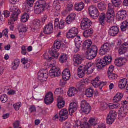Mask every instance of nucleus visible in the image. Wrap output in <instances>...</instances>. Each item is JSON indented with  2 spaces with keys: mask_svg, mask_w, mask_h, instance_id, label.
I'll return each mask as SVG.
<instances>
[{
  "mask_svg": "<svg viewBox=\"0 0 128 128\" xmlns=\"http://www.w3.org/2000/svg\"><path fill=\"white\" fill-rule=\"evenodd\" d=\"M126 61V59L125 58L119 57L115 59L114 63L116 65L120 66L123 65Z\"/></svg>",
  "mask_w": 128,
  "mask_h": 128,
  "instance_id": "18",
  "label": "nucleus"
},
{
  "mask_svg": "<svg viewBox=\"0 0 128 128\" xmlns=\"http://www.w3.org/2000/svg\"><path fill=\"white\" fill-rule=\"evenodd\" d=\"M123 96L122 94L120 92H118L116 93L113 98V101L114 103H118L120 102Z\"/></svg>",
  "mask_w": 128,
  "mask_h": 128,
  "instance_id": "16",
  "label": "nucleus"
},
{
  "mask_svg": "<svg viewBox=\"0 0 128 128\" xmlns=\"http://www.w3.org/2000/svg\"><path fill=\"white\" fill-rule=\"evenodd\" d=\"M28 13L25 12L22 16L21 18V20L23 22H25L28 20Z\"/></svg>",
  "mask_w": 128,
  "mask_h": 128,
  "instance_id": "40",
  "label": "nucleus"
},
{
  "mask_svg": "<svg viewBox=\"0 0 128 128\" xmlns=\"http://www.w3.org/2000/svg\"><path fill=\"white\" fill-rule=\"evenodd\" d=\"M49 6V4H46L45 1L44 0H39L36 3L35 5V7H39L43 8L44 10V8H47Z\"/></svg>",
  "mask_w": 128,
  "mask_h": 128,
  "instance_id": "10",
  "label": "nucleus"
},
{
  "mask_svg": "<svg viewBox=\"0 0 128 128\" xmlns=\"http://www.w3.org/2000/svg\"><path fill=\"white\" fill-rule=\"evenodd\" d=\"M54 100L52 93L49 92L46 95L44 99V102L46 104H49L52 103Z\"/></svg>",
  "mask_w": 128,
  "mask_h": 128,
  "instance_id": "11",
  "label": "nucleus"
},
{
  "mask_svg": "<svg viewBox=\"0 0 128 128\" xmlns=\"http://www.w3.org/2000/svg\"><path fill=\"white\" fill-rule=\"evenodd\" d=\"M8 98L6 94H3L1 96L0 100L2 102L5 103L7 101Z\"/></svg>",
  "mask_w": 128,
  "mask_h": 128,
  "instance_id": "49",
  "label": "nucleus"
},
{
  "mask_svg": "<svg viewBox=\"0 0 128 128\" xmlns=\"http://www.w3.org/2000/svg\"><path fill=\"white\" fill-rule=\"evenodd\" d=\"M114 67L112 65H110L108 68V73H112L114 70Z\"/></svg>",
  "mask_w": 128,
  "mask_h": 128,
  "instance_id": "61",
  "label": "nucleus"
},
{
  "mask_svg": "<svg viewBox=\"0 0 128 128\" xmlns=\"http://www.w3.org/2000/svg\"><path fill=\"white\" fill-rule=\"evenodd\" d=\"M97 128H106V126L104 123H100L98 124Z\"/></svg>",
  "mask_w": 128,
  "mask_h": 128,
  "instance_id": "64",
  "label": "nucleus"
},
{
  "mask_svg": "<svg viewBox=\"0 0 128 128\" xmlns=\"http://www.w3.org/2000/svg\"><path fill=\"white\" fill-rule=\"evenodd\" d=\"M78 92V90L76 88L71 87L70 88L68 92V95L69 96H74Z\"/></svg>",
  "mask_w": 128,
  "mask_h": 128,
  "instance_id": "26",
  "label": "nucleus"
},
{
  "mask_svg": "<svg viewBox=\"0 0 128 128\" xmlns=\"http://www.w3.org/2000/svg\"><path fill=\"white\" fill-rule=\"evenodd\" d=\"M10 11L12 13V14L10 19L8 20V23L9 24H12L15 20H17L18 15L20 12L18 8L14 6H11L10 8Z\"/></svg>",
  "mask_w": 128,
  "mask_h": 128,
  "instance_id": "3",
  "label": "nucleus"
},
{
  "mask_svg": "<svg viewBox=\"0 0 128 128\" xmlns=\"http://www.w3.org/2000/svg\"><path fill=\"white\" fill-rule=\"evenodd\" d=\"M94 65L91 62L88 63L85 66H80L78 69V75L80 78H82L85 73L88 74H92L94 69Z\"/></svg>",
  "mask_w": 128,
  "mask_h": 128,
  "instance_id": "1",
  "label": "nucleus"
},
{
  "mask_svg": "<svg viewBox=\"0 0 128 128\" xmlns=\"http://www.w3.org/2000/svg\"><path fill=\"white\" fill-rule=\"evenodd\" d=\"M8 29L6 28L2 32V34L3 35L8 38V35L7 34L8 33Z\"/></svg>",
  "mask_w": 128,
  "mask_h": 128,
  "instance_id": "59",
  "label": "nucleus"
},
{
  "mask_svg": "<svg viewBox=\"0 0 128 128\" xmlns=\"http://www.w3.org/2000/svg\"><path fill=\"white\" fill-rule=\"evenodd\" d=\"M112 58L110 56H106L104 58L100 60V62L97 63L96 66L97 68L102 69L106 64H110L112 61Z\"/></svg>",
  "mask_w": 128,
  "mask_h": 128,
  "instance_id": "4",
  "label": "nucleus"
},
{
  "mask_svg": "<svg viewBox=\"0 0 128 128\" xmlns=\"http://www.w3.org/2000/svg\"><path fill=\"white\" fill-rule=\"evenodd\" d=\"M53 29V25L52 23H50L44 27L43 32L46 34H50L52 32Z\"/></svg>",
  "mask_w": 128,
  "mask_h": 128,
  "instance_id": "13",
  "label": "nucleus"
},
{
  "mask_svg": "<svg viewBox=\"0 0 128 128\" xmlns=\"http://www.w3.org/2000/svg\"><path fill=\"white\" fill-rule=\"evenodd\" d=\"M21 103L19 102L14 104L13 106L16 110H18L19 109L20 107L21 106Z\"/></svg>",
  "mask_w": 128,
  "mask_h": 128,
  "instance_id": "50",
  "label": "nucleus"
},
{
  "mask_svg": "<svg viewBox=\"0 0 128 128\" xmlns=\"http://www.w3.org/2000/svg\"><path fill=\"white\" fill-rule=\"evenodd\" d=\"M128 26V22L127 21L125 20L120 25V28L122 30V31H125Z\"/></svg>",
  "mask_w": 128,
  "mask_h": 128,
  "instance_id": "38",
  "label": "nucleus"
},
{
  "mask_svg": "<svg viewBox=\"0 0 128 128\" xmlns=\"http://www.w3.org/2000/svg\"><path fill=\"white\" fill-rule=\"evenodd\" d=\"M84 6V3L81 2L78 4H76L75 5V8L77 10L80 11L83 9Z\"/></svg>",
  "mask_w": 128,
  "mask_h": 128,
  "instance_id": "35",
  "label": "nucleus"
},
{
  "mask_svg": "<svg viewBox=\"0 0 128 128\" xmlns=\"http://www.w3.org/2000/svg\"><path fill=\"white\" fill-rule=\"evenodd\" d=\"M54 73L53 70L51 68L49 72V75L51 78H54L55 77L58 76L57 75H56Z\"/></svg>",
  "mask_w": 128,
  "mask_h": 128,
  "instance_id": "53",
  "label": "nucleus"
},
{
  "mask_svg": "<svg viewBox=\"0 0 128 128\" xmlns=\"http://www.w3.org/2000/svg\"><path fill=\"white\" fill-rule=\"evenodd\" d=\"M74 20L68 16L66 18V22L67 24H69L73 22Z\"/></svg>",
  "mask_w": 128,
  "mask_h": 128,
  "instance_id": "54",
  "label": "nucleus"
},
{
  "mask_svg": "<svg viewBox=\"0 0 128 128\" xmlns=\"http://www.w3.org/2000/svg\"><path fill=\"white\" fill-rule=\"evenodd\" d=\"M98 49L96 46L95 45L92 46L88 49L87 51L88 53H92L96 54Z\"/></svg>",
  "mask_w": 128,
  "mask_h": 128,
  "instance_id": "27",
  "label": "nucleus"
},
{
  "mask_svg": "<svg viewBox=\"0 0 128 128\" xmlns=\"http://www.w3.org/2000/svg\"><path fill=\"white\" fill-rule=\"evenodd\" d=\"M120 104H107V106L110 109H112L114 108H117L120 107Z\"/></svg>",
  "mask_w": 128,
  "mask_h": 128,
  "instance_id": "45",
  "label": "nucleus"
},
{
  "mask_svg": "<svg viewBox=\"0 0 128 128\" xmlns=\"http://www.w3.org/2000/svg\"><path fill=\"white\" fill-rule=\"evenodd\" d=\"M126 12L124 10L119 11L116 15V18L119 20H123L126 17Z\"/></svg>",
  "mask_w": 128,
  "mask_h": 128,
  "instance_id": "17",
  "label": "nucleus"
},
{
  "mask_svg": "<svg viewBox=\"0 0 128 128\" xmlns=\"http://www.w3.org/2000/svg\"><path fill=\"white\" fill-rule=\"evenodd\" d=\"M114 46L113 43L110 44L108 42L104 43L101 46L99 50L100 53L101 54H104L106 52H108L111 47Z\"/></svg>",
  "mask_w": 128,
  "mask_h": 128,
  "instance_id": "5",
  "label": "nucleus"
},
{
  "mask_svg": "<svg viewBox=\"0 0 128 128\" xmlns=\"http://www.w3.org/2000/svg\"><path fill=\"white\" fill-rule=\"evenodd\" d=\"M93 31L92 29H88L84 31L83 33L84 36L85 37L90 36L93 33Z\"/></svg>",
  "mask_w": 128,
  "mask_h": 128,
  "instance_id": "34",
  "label": "nucleus"
},
{
  "mask_svg": "<svg viewBox=\"0 0 128 128\" xmlns=\"http://www.w3.org/2000/svg\"><path fill=\"white\" fill-rule=\"evenodd\" d=\"M68 112L66 109H63L61 110L59 113V116L60 118L59 119L60 121H62L63 120H65L68 118Z\"/></svg>",
  "mask_w": 128,
  "mask_h": 128,
  "instance_id": "9",
  "label": "nucleus"
},
{
  "mask_svg": "<svg viewBox=\"0 0 128 128\" xmlns=\"http://www.w3.org/2000/svg\"><path fill=\"white\" fill-rule=\"evenodd\" d=\"M29 110L31 112H35L36 111V108L34 106H30Z\"/></svg>",
  "mask_w": 128,
  "mask_h": 128,
  "instance_id": "60",
  "label": "nucleus"
},
{
  "mask_svg": "<svg viewBox=\"0 0 128 128\" xmlns=\"http://www.w3.org/2000/svg\"><path fill=\"white\" fill-rule=\"evenodd\" d=\"M22 27L20 30V32L24 33L26 31L27 28L24 25H22Z\"/></svg>",
  "mask_w": 128,
  "mask_h": 128,
  "instance_id": "55",
  "label": "nucleus"
},
{
  "mask_svg": "<svg viewBox=\"0 0 128 128\" xmlns=\"http://www.w3.org/2000/svg\"><path fill=\"white\" fill-rule=\"evenodd\" d=\"M92 42L90 40H86L83 43V46L85 48L88 49L90 47Z\"/></svg>",
  "mask_w": 128,
  "mask_h": 128,
  "instance_id": "36",
  "label": "nucleus"
},
{
  "mask_svg": "<svg viewBox=\"0 0 128 128\" xmlns=\"http://www.w3.org/2000/svg\"><path fill=\"white\" fill-rule=\"evenodd\" d=\"M126 109L125 107H121L119 109V111L118 112H121V114H126Z\"/></svg>",
  "mask_w": 128,
  "mask_h": 128,
  "instance_id": "56",
  "label": "nucleus"
},
{
  "mask_svg": "<svg viewBox=\"0 0 128 128\" xmlns=\"http://www.w3.org/2000/svg\"><path fill=\"white\" fill-rule=\"evenodd\" d=\"M112 4H108V9L106 12V15L108 19L111 20H114V16L113 8L114 6L118 7L121 3V0H112Z\"/></svg>",
  "mask_w": 128,
  "mask_h": 128,
  "instance_id": "2",
  "label": "nucleus"
},
{
  "mask_svg": "<svg viewBox=\"0 0 128 128\" xmlns=\"http://www.w3.org/2000/svg\"><path fill=\"white\" fill-rule=\"evenodd\" d=\"M64 20H61L60 21L59 24L57 26L59 29H61L63 28L64 27Z\"/></svg>",
  "mask_w": 128,
  "mask_h": 128,
  "instance_id": "52",
  "label": "nucleus"
},
{
  "mask_svg": "<svg viewBox=\"0 0 128 128\" xmlns=\"http://www.w3.org/2000/svg\"><path fill=\"white\" fill-rule=\"evenodd\" d=\"M78 29L75 28H72L69 30L66 34L67 38H70L76 36L78 33Z\"/></svg>",
  "mask_w": 128,
  "mask_h": 128,
  "instance_id": "12",
  "label": "nucleus"
},
{
  "mask_svg": "<svg viewBox=\"0 0 128 128\" xmlns=\"http://www.w3.org/2000/svg\"><path fill=\"white\" fill-rule=\"evenodd\" d=\"M80 106L81 109H83L84 110V107H86V110H88L89 106H90V105L88 103L86 100H82L81 102Z\"/></svg>",
  "mask_w": 128,
  "mask_h": 128,
  "instance_id": "31",
  "label": "nucleus"
},
{
  "mask_svg": "<svg viewBox=\"0 0 128 128\" xmlns=\"http://www.w3.org/2000/svg\"><path fill=\"white\" fill-rule=\"evenodd\" d=\"M70 76V71L68 68H65L62 72V77L65 80H68Z\"/></svg>",
  "mask_w": 128,
  "mask_h": 128,
  "instance_id": "21",
  "label": "nucleus"
},
{
  "mask_svg": "<svg viewBox=\"0 0 128 128\" xmlns=\"http://www.w3.org/2000/svg\"><path fill=\"white\" fill-rule=\"evenodd\" d=\"M70 123L69 122H67L63 124V128H70Z\"/></svg>",
  "mask_w": 128,
  "mask_h": 128,
  "instance_id": "57",
  "label": "nucleus"
},
{
  "mask_svg": "<svg viewBox=\"0 0 128 128\" xmlns=\"http://www.w3.org/2000/svg\"><path fill=\"white\" fill-rule=\"evenodd\" d=\"M43 56L44 59L48 60H50L52 59V57H49L48 54L46 53H45L44 54Z\"/></svg>",
  "mask_w": 128,
  "mask_h": 128,
  "instance_id": "63",
  "label": "nucleus"
},
{
  "mask_svg": "<svg viewBox=\"0 0 128 128\" xmlns=\"http://www.w3.org/2000/svg\"><path fill=\"white\" fill-rule=\"evenodd\" d=\"M119 31L118 28L116 26H113L110 28L109 32L110 35L114 36Z\"/></svg>",
  "mask_w": 128,
  "mask_h": 128,
  "instance_id": "20",
  "label": "nucleus"
},
{
  "mask_svg": "<svg viewBox=\"0 0 128 128\" xmlns=\"http://www.w3.org/2000/svg\"><path fill=\"white\" fill-rule=\"evenodd\" d=\"M92 23L90 20L87 18H84L81 23V27L82 29L84 30L89 28Z\"/></svg>",
  "mask_w": 128,
  "mask_h": 128,
  "instance_id": "8",
  "label": "nucleus"
},
{
  "mask_svg": "<svg viewBox=\"0 0 128 128\" xmlns=\"http://www.w3.org/2000/svg\"><path fill=\"white\" fill-rule=\"evenodd\" d=\"M40 21L39 20H34L32 22L33 24V28H32V30L33 31L34 30L36 29L40 26Z\"/></svg>",
  "mask_w": 128,
  "mask_h": 128,
  "instance_id": "29",
  "label": "nucleus"
},
{
  "mask_svg": "<svg viewBox=\"0 0 128 128\" xmlns=\"http://www.w3.org/2000/svg\"><path fill=\"white\" fill-rule=\"evenodd\" d=\"M70 108L69 109V112L70 116H72V113L74 112L77 109V104L75 102L70 103Z\"/></svg>",
  "mask_w": 128,
  "mask_h": 128,
  "instance_id": "15",
  "label": "nucleus"
},
{
  "mask_svg": "<svg viewBox=\"0 0 128 128\" xmlns=\"http://www.w3.org/2000/svg\"><path fill=\"white\" fill-rule=\"evenodd\" d=\"M60 45L61 42L60 41L56 40L54 41L53 44V48L58 50L60 48Z\"/></svg>",
  "mask_w": 128,
  "mask_h": 128,
  "instance_id": "43",
  "label": "nucleus"
},
{
  "mask_svg": "<svg viewBox=\"0 0 128 128\" xmlns=\"http://www.w3.org/2000/svg\"><path fill=\"white\" fill-rule=\"evenodd\" d=\"M93 90L91 88L87 89L85 92V94L88 97H90L92 96Z\"/></svg>",
  "mask_w": 128,
  "mask_h": 128,
  "instance_id": "37",
  "label": "nucleus"
},
{
  "mask_svg": "<svg viewBox=\"0 0 128 128\" xmlns=\"http://www.w3.org/2000/svg\"><path fill=\"white\" fill-rule=\"evenodd\" d=\"M105 17V14L104 13H102L100 15L99 18V21L100 23L102 26L104 23V18Z\"/></svg>",
  "mask_w": 128,
  "mask_h": 128,
  "instance_id": "39",
  "label": "nucleus"
},
{
  "mask_svg": "<svg viewBox=\"0 0 128 128\" xmlns=\"http://www.w3.org/2000/svg\"><path fill=\"white\" fill-rule=\"evenodd\" d=\"M128 50V43L125 42L121 45L118 50V52L120 54L125 53Z\"/></svg>",
  "mask_w": 128,
  "mask_h": 128,
  "instance_id": "14",
  "label": "nucleus"
},
{
  "mask_svg": "<svg viewBox=\"0 0 128 128\" xmlns=\"http://www.w3.org/2000/svg\"><path fill=\"white\" fill-rule=\"evenodd\" d=\"M116 113L114 110H111L106 117V122L108 124H112L116 118Z\"/></svg>",
  "mask_w": 128,
  "mask_h": 128,
  "instance_id": "6",
  "label": "nucleus"
},
{
  "mask_svg": "<svg viewBox=\"0 0 128 128\" xmlns=\"http://www.w3.org/2000/svg\"><path fill=\"white\" fill-rule=\"evenodd\" d=\"M96 123L95 118H91L89 119L87 124L88 126H90L92 125L94 126Z\"/></svg>",
  "mask_w": 128,
  "mask_h": 128,
  "instance_id": "44",
  "label": "nucleus"
},
{
  "mask_svg": "<svg viewBox=\"0 0 128 128\" xmlns=\"http://www.w3.org/2000/svg\"><path fill=\"white\" fill-rule=\"evenodd\" d=\"M99 77H97L92 81V84L94 87H97L102 84V83L99 80Z\"/></svg>",
  "mask_w": 128,
  "mask_h": 128,
  "instance_id": "28",
  "label": "nucleus"
},
{
  "mask_svg": "<svg viewBox=\"0 0 128 128\" xmlns=\"http://www.w3.org/2000/svg\"><path fill=\"white\" fill-rule=\"evenodd\" d=\"M21 53L22 54L25 55L26 53V50L25 47L24 46H22V47Z\"/></svg>",
  "mask_w": 128,
  "mask_h": 128,
  "instance_id": "62",
  "label": "nucleus"
},
{
  "mask_svg": "<svg viewBox=\"0 0 128 128\" xmlns=\"http://www.w3.org/2000/svg\"><path fill=\"white\" fill-rule=\"evenodd\" d=\"M73 60L76 64H80L83 59L82 57L79 54H76L74 56Z\"/></svg>",
  "mask_w": 128,
  "mask_h": 128,
  "instance_id": "22",
  "label": "nucleus"
},
{
  "mask_svg": "<svg viewBox=\"0 0 128 128\" xmlns=\"http://www.w3.org/2000/svg\"><path fill=\"white\" fill-rule=\"evenodd\" d=\"M34 10V12L36 14H38L42 12L44 9L43 8H41L39 7H35Z\"/></svg>",
  "mask_w": 128,
  "mask_h": 128,
  "instance_id": "48",
  "label": "nucleus"
},
{
  "mask_svg": "<svg viewBox=\"0 0 128 128\" xmlns=\"http://www.w3.org/2000/svg\"><path fill=\"white\" fill-rule=\"evenodd\" d=\"M38 76V79L41 81L45 80L48 76V75L47 74H44L41 71L39 72Z\"/></svg>",
  "mask_w": 128,
  "mask_h": 128,
  "instance_id": "23",
  "label": "nucleus"
},
{
  "mask_svg": "<svg viewBox=\"0 0 128 128\" xmlns=\"http://www.w3.org/2000/svg\"><path fill=\"white\" fill-rule=\"evenodd\" d=\"M20 63V61L18 59L15 60L12 64V68L14 70H16L18 66Z\"/></svg>",
  "mask_w": 128,
  "mask_h": 128,
  "instance_id": "30",
  "label": "nucleus"
},
{
  "mask_svg": "<svg viewBox=\"0 0 128 128\" xmlns=\"http://www.w3.org/2000/svg\"><path fill=\"white\" fill-rule=\"evenodd\" d=\"M55 74L58 76L60 74V72L59 70V68L58 67L56 68V67L52 66V68Z\"/></svg>",
  "mask_w": 128,
  "mask_h": 128,
  "instance_id": "41",
  "label": "nucleus"
},
{
  "mask_svg": "<svg viewBox=\"0 0 128 128\" xmlns=\"http://www.w3.org/2000/svg\"><path fill=\"white\" fill-rule=\"evenodd\" d=\"M58 50L52 48L51 50V52H50L51 55L55 58H57L59 55V53L57 52Z\"/></svg>",
  "mask_w": 128,
  "mask_h": 128,
  "instance_id": "33",
  "label": "nucleus"
},
{
  "mask_svg": "<svg viewBox=\"0 0 128 128\" xmlns=\"http://www.w3.org/2000/svg\"><path fill=\"white\" fill-rule=\"evenodd\" d=\"M105 4L103 2L99 3L98 4V7L99 9L102 11L104 10L106 8Z\"/></svg>",
  "mask_w": 128,
  "mask_h": 128,
  "instance_id": "46",
  "label": "nucleus"
},
{
  "mask_svg": "<svg viewBox=\"0 0 128 128\" xmlns=\"http://www.w3.org/2000/svg\"><path fill=\"white\" fill-rule=\"evenodd\" d=\"M88 10L90 16L92 18H96L98 16V11L96 6L94 5L90 6Z\"/></svg>",
  "mask_w": 128,
  "mask_h": 128,
  "instance_id": "7",
  "label": "nucleus"
},
{
  "mask_svg": "<svg viewBox=\"0 0 128 128\" xmlns=\"http://www.w3.org/2000/svg\"><path fill=\"white\" fill-rule=\"evenodd\" d=\"M108 76L110 79L113 80L116 79L117 77V74L112 73L108 74Z\"/></svg>",
  "mask_w": 128,
  "mask_h": 128,
  "instance_id": "47",
  "label": "nucleus"
},
{
  "mask_svg": "<svg viewBox=\"0 0 128 128\" xmlns=\"http://www.w3.org/2000/svg\"><path fill=\"white\" fill-rule=\"evenodd\" d=\"M72 4L71 3H69L67 4L66 9L68 11H70L72 10Z\"/></svg>",
  "mask_w": 128,
  "mask_h": 128,
  "instance_id": "58",
  "label": "nucleus"
},
{
  "mask_svg": "<svg viewBox=\"0 0 128 128\" xmlns=\"http://www.w3.org/2000/svg\"><path fill=\"white\" fill-rule=\"evenodd\" d=\"M88 56H87V58L89 60H91L94 58L96 54H93L92 53H88Z\"/></svg>",
  "mask_w": 128,
  "mask_h": 128,
  "instance_id": "51",
  "label": "nucleus"
},
{
  "mask_svg": "<svg viewBox=\"0 0 128 128\" xmlns=\"http://www.w3.org/2000/svg\"><path fill=\"white\" fill-rule=\"evenodd\" d=\"M127 83L126 80V78L122 79L119 82L118 86L120 88H124L125 86Z\"/></svg>",
  "mask_w": 128,
  "mask_h": 128,
  "instance_id": "32",
  "label": "nucleus"
},
{
  "mask_svg": "<svg viewBox=\"0 0 128 128\" xmlns=\"http://www.w3.org/2000/svg\"><path fill=\"white\" fill-rule=\"evenodd\" d=\"M58 107L59 108H61L63 107L64 104V101L62 96H59L57 100Z\"/></svg>",
  "mask_w": 128,
  "mask_h": 128,
  "instance_id": "25",
  "label": "nucleus"
},
{
  "mask_svg": "<svg viewBox=\"0 0 128 128\" xmlns=\"http://www.w3.org/2000/svg\"><path fill=\"white\" fill-rule=\"evenodd\" d=\"M34 1V0H26V3L24 6L27 12H29L30 11V8L32 6Z\"/></svg>",
  "mask_w": 128,
  "mask_h": 128,
  "instance_id": "24",
  "label": "nucleus"
},
{
  "mask_svg": "<svg viewBox=\"0 0 128 128\" xmlns=\"http://www.w3.org/2000/svg\"><path fill=\"white\" fill-rule=\"evenodd\" d=\"M67 58V56L66 54H63L60 56L59 61L62 63H64L66 61Z\"/></svg>",
  "mask_w": 128,
  "mask_h": 128,
  "instance_id": "42",
  "label": "nucleus"
},
{
  "mask_svg": "<svg viewBox=\"0 0 128 128\" xmlns=\"http://www.w3.org/2000/svg\"><path fill=\"white\" fill-rule=\"evenodd\" d=\"M74 41L76 48H75L74 52H76L79 50V48L82 42L80 36H76Z\"/></svg>",
  "mask_w": 128,
  "mask_h": 128,
  "instance_id": "19",
  "label": "nucleus"
}]
</instances>
